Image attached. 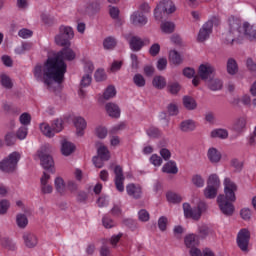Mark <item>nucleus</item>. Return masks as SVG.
I'll list each match as a JSON object with an SVG mask.
<instances>
[{
  "mask_svg": "<svg viewBox=\"0 0 256 256\" xmlns=\"http://www.w3.org/2000/svg\"><path fill=\"white\" fill-rule=\"evenodd\" d=\"M75 56L73 49L63 48L54 57L48 58L43 65L35 66L33 71L35 79L44 83L50 91H57L65 79V73H67L65 61H73Z\"/></svg>",
  "mask_w": 256,
  "mask_h": 256,
  "instance_id": "f257e3e1",
  "label": "nucleus"
},
{
  "mask_svg": "<svg viewBox=\"0 0 256 256\" xmlns=\"http://www.w3.org/2000/svg\"><path fill=\"white\" fill-rule=\"evenodd\" d=\"M228 33L226 34V43H241L243 37L249 39V41H256V27L244 22L241 27V21L235 16L228 18Z\"/></svg>",
  "mask_w": 256,
  "mask_h": 256,
  "instance_id": "f03ea898",
  "label": "nucleus"
},
{
  "mask_svg": "<svg viewBox=\"0 0 256 256\" xmlns=\"http://www.w3.org/2000/svg\"><path fill=\"white\" fill-rule=\"evenodd\" d=\"M224 195H219L217 197V203L219 205L220 211L224 215H232L235 212V206L233 203L237 201V184L231 180L229 177H225L223 180Z\"/></svg>",
  "mask_w": 256,
  "mask_h": 256,
  "instance_id": "7ed1b4c3",
  "label": "nucleus"
},
{
  "mask_svg": "<svg viewBox=\"0 0 256 256\" xmlns=\"http://www.w3.org/2000/svg\"><path fill=\"white\" fill-rule=\"evenodd\" d=\"M75 38V30L67 25H60L58 33L54 37L56 45L59 47H71V40Z\"/></svg>",
  "mask_w": 256,
  "mask_h": 256,
  "instance_id": "20e7f679",
  "label": "nucleus"
},
{
  "mask_svg": "<svg viewBox=\"0 0 256 256\" xmlns=\"http://www.w3.org/2000/svg\"><path fill=\"white\" fill-rule=\"evenodd\" d=\"M51 146L49 144L43 145L36 153L35 159L40 160V165L46 171H52L53 169V157H51Z\"/></svg>",
  "mask_w": 256,
  "mask_h": 256,
  "instance_id": "39448f33",
  "label": "nucleus"
},
{
  "mask_svg": "<svg viewBox=\"0 0 256 256\" xmlns=\"http://www.w3.org/2000/svg\"><path fill=\"white\" fill-rule=\"evenodd\" d=\"M177 11V7L175 6V3L171 0H162L160 1L156 8L154 9V19L156 21H161L163 19V16L171 15L172 13H175Z\"/></svg>",
  "mask_w": 256,
  "mask_h": 256,
  "instance_id": "423d86ee",
  "label": "nucleus"
},
{
  "mask_svg": "<svg viewBox=\"0 0 256 256\" xmlns=\"http://www.w3.org/2000/svg\"><path fill=\"white\" fill-rule=\"evenodd\" d=\"M221 188V179H219V175L211 174L207 180V186L203 190L204 197L206 199H215L217 197V193Z\"/></svg>",
  "mask_w": 256,
  "mask_h": 256,
  "instance_id": "0eeeda50",
  "label": "nucleus"
},
{
  "mask_svg": "<svg viewBox=\"0 0 256 256\" xmlns=\"http://www.w3.org/2000/svg\"><path fill=\"white\" fill-rule=\"evenodd\" d=\"M214 25H219V18L216 16H213L206 23L203 24L198 32L197 41H199L200 43L207 41V39L211 37V33H213Z\"/></svg>",
  "mask_w": 256,
  "mask_h": 256,
  "instance_id": "6e6552de",
  "label": "nucleus"
},
{
  "mask_svg": "<svg viewBox=\"0 0 256 256\" xmlns=\"http://www.w3.org/2000/svg\"><path fill=\"white\" fill-rule=\"evenodd\" d=\"M183 211H184V217L187 219H194L197 221L201 218V215L207 211V204L206 203H200L198 207L191 208V204L184 203L183 204Z\"/></svg>",
  "mask_w": 256,
  "mask_h": 256,
  "instance_id": "1a4fd4ad",
  "label": "nucleus"
},
{
  "mask_svg": "<svg viewBox=\"0 0 256 256\" xmlns=\"http://www.w3.org/2000/svg\"><path fill=\"white\" fill-rule=\"evenodd\" d=\"M20 159L21 154H19V152H12L7 158L0 162V170L4 173H11L12 171H15Z\"/></svg>",
  "mask_w": 256,
  "mask_h": 256,
  "instance_id": "9d476101",
  "label": "nucleus"
},
{
  "mask_svg": "<svg viewBox=\"0 0 256 256\" xmlns=\"http://www.w3.org/2000/svg\"><path fill=\"white\" fill-rule=\"evenodd\" d=\"M249 241H251V232L247 228L239 230L236 238V243L244 253L249 251Z\"/></svg>",
  "mask_w": 256,
  "mask_h": 256,
  "instance_id": "9b49d317",
  "label": "nucleus"
},
{
  "mask_svg": "<svg viewBox=\"0 0 256 256\" xmlns=\"http://www.w3.org/2000/svg\"><path fill=\"white\" fill-rule=\"evenodd\" d=\"M98 156H95L93 158V164L98 169H101L103 167L104 163L103 161H109L111 155L109 153V148L105 144H100L97 147Z\"/></svg>",
  "mask_w": 256,
  "mask_h": 256,
  "instance_id": "f8f14e48",
  "label": "nucleus"
},
{
  "mask_svg": "<svg viewBox=\"0 0 256 256\" xmlns=\"http://www.w3.org/2000/svg\"><path fill=\"white\" fill-rule=\"evenodd\" d=\"M125 39L129 42L130 49L132 51H141L145 45H149L151 43V40L149 38L141 39L137 36H125Z\"/></svg>",
  "mask_w": 256,
  "mask_h": 256,
  "instance_id": "ddd939ff",
  "label": "nucleus"
},
{
  "mask_svg": "<svg viewBox=\"0 0 256 256\" xmlns=\"http://www.w3.org/2000/svg\"><path fill=\"white\" fill-rule=\"evenodd\" d=\"M49 181H51V175L44 172L40 178V191L42 195H51L53 193V185Z\"/></svg>",
  "mask_w": 256,
  "mask_h": 256,
  "instance_id": "4468645a",
  "label": "nucleus"
},
{
  "mask_svg": "<svg viewBox=\"0 0 256 256\" xmlns=\"http://www.w3.org/2000/svg\"><path fill=\"white\" fill-rule=\"evenodd\" d=\"M115 178L114 183L117 191L123 193L125 191V176L123 175V168L121 166H116L114 168Z\"/></svg>",
  "mask_w": 256,
  "mask_h": 256,
  "instance_id": "2eb2a0df",
  "label": "nucleus"
},
{
  "mask_svg": "<svg viewBox=\"0 0 256 256\" xmlns=\"http://www.w3.org/2000/svg\"><path fill=\"white\" fill-rule=\"evenodd\" d=\"M148 21L147 16L141 11H134L130 15V23L135 27H145Z\"/></svg>",
  "mask_w": 256,
  "mask_h": 256,
  "instance_id": "dca6fc26",
  "label": "nucleus"
},
{
  "mask_svg": "<svg viewBox=\"0 0 256 256\" xmlns=\"http://www.w3.org/2000/svg\"><path fill=\"white\" fill-rule=\"evenodd\" d=\"M73 125L76 129L77 137H83V135H85V129H87V120L81 116H75Z\"/></svg>",
  "mask_w": 256,
  "mask_h": 256,
  "instance_id": "f3484780",
  "label": "nucleus"
},
{
  "mask_svg": "<svg viewBox=\"0 0 256 256\" xmlns=\"http://www.w3.org/2000/svg\"><path fill=\"white\" fill-rule=\"evenodd\" d=\"M213 73H215V67L208 62L201 64L198 68V74L204 81H207Z\"/></svg>",
  "mask_w": 256,
  "mask_h": 256,
  "instance_id": "a211bd4d",
  "label": "nucleus"
},
{
  "mask_svg": "<svg viewBox=\"0 0 256 256\" xmlns=\"http://www.w3.org/2000/svg\"><path fill=\"white\" fill-rule=\"evenodd\" d=\"M126 192L129 197H133V199H141V195H143V189L139 184H128L126 186Z\"/></svg>",
  "mask_w": 256,
  "mask_h": 256,
  "instance_id": "6ab92c4d",
  "label": "nucleus"
},
{
  "mask_svg": "<svg viewBox=\"0 0 256 256\" xmlns=\"http://www.w3.org/2000/svg\"><path fill=\"white\" fill-rule=\"evenodd\" d=\"M25 247L28 249H35V246L38 245L39 239L37 236L31 232H25L22 236Z\"/></svg>",
  "mask_w": 256,
  "mask_h": 256,
  "instance_id": "aec40b11",
  "label": "nucleus"
},
{
  "mask_svg": "<svg viewBox=\"0 0 256 256\" xmlns=\"http://www.w3.org/2000/svg\"><path fill=\"white\" fill-rule=\"evenodd\" d=\"M105 110L107 115L112 117V119H119V117H121V108L113 102L107 103L105 105Z\"/></svg>",
  "mask_w": 256,
  "mask_h": 256,
  "instance_id": "412c9836",
  "label": "nucleus"
},
{
  "mask_svg": "<svg viewBox=\"0 0 256 256\" xmlns=\"http://www.w3.org/2000/svg\"><path fill=\"white\" fill-rule=\"evenodd\" d=\"M54 187H55L56 192L59 193V195L67 194V182H65L63 177L57 176L54 179Z\"/></svg>",
  "mask_w": 256,
  "mask_h": 256,
  "instance_id": "4be33fe9",
  "label": "nucleus"
},
{
  "mask_svg": "<svg viewBox=\"0 0 256 256\" xmlns=\"http://www.w3.org/2000/svg\"><path fill=\"white\" fill-rule=\"evenodd\" d=\"M207 157L210 163H219L221 161V151L215 147H210L207 151Z\"/></svg>",
  "mask_w": 256,
  "mask_h": 256,
  "instance_id": "5701e85b",
  "label": "nucleus"
},
{
  "mask_svg": "<svg viewBox=\"0 0 256 256\" xmlns=\"http://www.w3.org/2000/svg\"><path fill=\"white\" fill-rule=\"evenodd\" d=\"M39 129L42 135H44V137H48V139H53V137H55L53 126L49 125V123L47 122L40 123Z\"/></svg>",
  "mask_w": 256,
  "mask_h": 256,
  "instance_id": "b1692460",
  "label": "nucleus"
},
{
  "mask_svg": "<svg viewBox=\"0 0 256 256\" xmlns=\"http://www.w3.org/2000/svg\"><path fill=\"white\" fill-rule=\"evenodd\" d=\"M75 152V144L63 140L61 143V153L64 155V157H69V155H72Z\"/></svg>",
  "mask_w": 256,
  "mask_h": 256,
  "instance_id": "393cba45",
  "label": "nucleus"
},
{
  "mask_svg": "<svg viewBox=\"0 0 256 256\" xmlns=\"http://www.w3.org/2000/svg\"><path fill=\"white\" fill-rule=\"evenodd\" d=\"M226 71L228 75H237L239 73V65L235 59L230 58L227 60Z\"/></svg>",
  "mask_w": 256,
  "mask_h": 256,
  "instance_id": "a878e982",
  "label": "nucleus"
},
{
  "mask_svg": "<svg viewBox=\"0 0 256 256\" xmlns=\"http://www.w3.org/2000/svg\"><path fill=\"white\" fill-rule=\"evenodd\" d=\"M184 243L188 249H193L194 247H197L199 245V236L195 234H188L184 238Z\"/></svg>",
  "mask_w": 256,
  "mask_h": 256,
  "instance_id": "bb28decb",
  "label": "nucleus"
},
{
  "mask_svg": "<svg viewBox=\"0 0 256 256\" xmlns=\"http://www.w3.org/2000/svg\"><path fill=\"white\" fill-rule=\"evenodd\" d=\"M210 137H212V139H227V137H229V131L223 128H216L211 131Z\"/></svg>",
  "mask_w": 256,
  "mask_h": 256,
  "instance_id": "cd10ccee",
  "label": "nucleus"
},
{
  "mask_svg": "<svg viewBox=\"0 0 256 256\" xmlns=\"http://www.w3.org/2000/svg\"><path fill=\"white\" fill-rule=\"evenodd\" d=\"M162 33L165 35H171L175 31V23L172 21H163L160 25Z\"/></svg>",
  "mask_w": 256,
  "mask_h": 256,
  "instance_id": "c85d7f7f",
  "label": "nucleus"
},
{
  "mask_svg": "<svg viewBox=\"0 0 256 256\" xmlns=\"http://www.w3.org/2000/svg\"><path fill=\"white\" fill-rule=\"evenodd\" d=\"M163 173H169L172 175H176V173L179 172V169L177 168V164L174 161H168L164 166L162 167Z\"/></svg>",
  "mask_w": 256,
  "mask_h": 256,
  "instance_id": "c756f323",
  "label": "nucleus"
},
{
  "mask_svg": "<svg viewBox=\"0 0 256 256\" xmlns=\"http://www.w3.org/2000/svg\"><path fill=\"white\" fill-rule=\"evenodd\" d=\"M33 48V44L30 42H23L20 46H17L14 49V53L16 55H25L28 51H31Z\"/></svg>",
  "mask_w": 256,
  "mask_h": 256,
  "instance_id": "7c9ffc66",
  "label": "nucleus"
},
{
  "mask_svg": "<svg viewBox=\"0 0 256 256\" xmlns=\"http://www.w3.org/2000/svg\"><path fill=\"white\" fill-rule=\"evenodd\" d=\"M83 63V71L86 75H93V71H95V64L89 58H84L82 60Z\"/></svg>",
  "mask_w": 256,
  "mask_h": 256,
  "instance_id": "2f4dec72",
  "label": "nucleus"
},
{
  "mask_svg": "<svg viewBox=\"0 0 256 256\" xmlns=\"http://www.w3.org/2000/svg\"><path fill=\"white\" fill-rule=\"evenodd\" d=\"M196 127L197 123H195L193 120H185L180 124L181 131H184L185 133H189V131H195Z\"/></svg>",
  "mask_w": 256,
  "mask_h": 256,
  "instance_id": "473e14b6",
  "label": "nucleus"
},
{
  "mask_svg": "<svg viewBox=\"0 0 256 256\" xmlns=\"http://www.w3.org/2000/svg\"><path fill=\"white\" fill-rule=\"evenodd\" d=\"M152 85L155 89H165L167 87V79L163 76H155L152 80Z\"/></svg>",
  "mask_w": 256,
  "mask_h": 256,
  "instance_id": "72a5a7b5",
  "label": "nucleus"
},
{
  "mask_svg": "<svg viewBox=\"0 0 256 256\" xmlns=\"http://www.w3.org/2000/svg\"><path fill=\"white\" fill-rule=\"evenodd\" d=\"M16 225L19 227V229H25V227L29 225V219L27 218V215L18 213L16 215Z\"/></svg>",
  "mask_w": 256,
  "mask_h": 256,
  "instance_id": "f704fd0d",
  "label": "nucleus"
},
{
  "mask_svg": "<svg viewBox=\"0 0 256 256\" xmlns=\"http://www.w3.org/2000/svg\"><path fill=\"white\" fill-rule=\"evenodd\" d=\"M183 105L186 109H188V111L197 109V101H195L193 97L190 96L183 97Z\"/></svg>",
  "mask_w": 256,
  "mask_h": 256,
  "instance_id": "c9c22d12",
  "label": "nucleus"
},
{
  "mask_svg": "<svg viewBox=\"0 0 256 256\" xmlns=\"http://www.w3.org/2000/svg\"><path fill=\"white\" fill-rule=\"evenodd\" d=\"M169 61L172 62L173 65H181V63H183V58L179 52L176 50H171L169 52Z\"/></svg>",
  "mask_w": 256,
  "mask_h": 256,
  "instance_id": "e433bc0d",
  "label": "nucleus"
},
{
  "mask_svg": "<svg viewBox=\"0 0 256 256\" xmlns=\"http://www.w3.org/2000/svg\"><path fill=\"white\" fill-rule=\"evenodd\" d=\"M208 87L211 91H220V89H223V81L219 78H212L208 83Z\"/></svg>",
  "mask_w": 256,
  "mask_h": 256,
  "instance_id": "4c0bfd02",
  "label": "nucleus"
},
{
  "mask_svg": "<svg viewBox=\"0 0 256 256\" xmlns=\"http://www.w3.org/2000/svg\"><path fill=\"white\" fill-rule=\"evenodd\" d=\"M94 79L98 83H101L103 81H107V72H105V69L98 68L94 73Z\"/></svg>",
  "mask_w": 256,
  "mask_h": 256,
  "instance_id": "58836bf2",
  "label": "nucleus"
},
{
  "mask_svg": "<svg viewBox=\"0 0 256 256\" xmlns=\"http://www.w3.org/2000/svg\"><path fill=\"white\" fill-rule=\"evenodd\" d=\"M166 199L168 203H181L183 201V198L181 195L175 193V192H167L166 193Z\"/></svg>",
  "mask_w": 256,
  "mask_h": 256,
  "instance_id": "ea45409f",
  "label": "nucleus"
},
{
  "mask_svg": "<svg viewBox=\"0 0 256 256\" xmlns=\"http://www.w3.org/2000/svg\"><path fill=\"white\" fill-rule=\"evenodd\" d=\"M9 209H11V201L8 199L0 200V215H7L9 213Z\"/></svg>",
  "mask_w": 256,
  "mask_h": 256,
  "instance_id": "a19ab883",
  "label": "nucleus"
},
{
  "mask_svg": "<svg viewBox=\"0 0 256 256\" xmlns=\"http://www.w3.org/2000/svg\"><path fill=\"white\" fill-rule=\"evenodd\" d=\"M0 83L5 89H11L13 87V81L7 76V74L0 75Z\"/></svg>",
  "mask_w": 256,
  "mask_h": 256,
  "instance_id": "79ce46f5",
  "label": "nucleus"
},
{
  "mask_svg": "<svg viewBox=\"0 0 256 256\" xmlns=\"http://www.w3.org/2000/svg\"><path fill=\"white\" fill-rule=\"evenodd\" d=\"M51 125L54 135H57V133H61V131H63V119L58 118L54 120Z\"/></svg>",
  "mask_w": 256,
  "mask_h": 256,
  "instance_id": "37998d69",
  "label": "nucleus"
},
{
  "mask_svg": "<svg viewBox=\"0 0 256 256\" xmlns=\"http://www.w3.org/2000/svg\"><path fill=\"white\" fill-rule=\"evenodd\" d=\"M192 183L195 187H198L199 189L205 187V179H203V176L199 174L192 176Z\"/></svg>",
  "mask_w": 256,
  "mask_h": 256,
  "instance_id": "c03bdc74",
  "label": "nucleus"
},
{
  "mask_svg": "<svg viewBox=\"0 0 256 256\" xmlns=\"http://www.w3.org/2000/svg\"><path fill=\"white\" fill-rule=\"evenodd\" d=\"M95 135L98 137V139H105L108 135L107 127L97 126L95 128Z\"/></svg>",
  "mask_w": 256,
  "mask_h": 256,
  "instance_id": "a18cd8bd",
  "label": "nucleus"
},
{
  "mask_svg": "<svg viewBox=\"0 0 256 256\" xmlns=\"http://www.w3.org/2000/svg\"><path fill=\"white\" fill-rule=\"evenodd\" d=\"M117 95V90L115 89V86H108L106 90L104 91L103 97L104 99H113Z\"/></svg>",
  "mask_w": 256,
  "mask_h": 256,
  "instance_id": "49530a36",
  "label": "nucleus"
},
{
  "mask_svg": "<svg viewBox=\"0 0 256 256\" xmlns=\"http://www.w3.org/2000/svg\"><path fill=\"white\" fill-rule=\"evenodd\" d=\"M240 216L244 221H250L251 217L253 216V210L247 207L242 208L240 210Z\"/></svg>",
  "mask_w": 256,
  "mask_h": 256,
  "instance_id": "de8ad7c7",
  "label": "nucleus"
},
{
  "mask_svg": "<svg viewBox=\"0 0 256 256\" xmlns=\"http://www.w3.org/2000/svg\"><path fill=\"white\" fill-rule=\"evenodd\" d=\"M19 121L23 127H27L28 125H31V114L24 112L20 115Z\"/></svg>",
  "mask_w": 256,
  "mask_h": 256,
  "instance_id": "09e8293b",
  "label": "nucleus"
},
{
  "mask_svg": "<svg viewBox=\"0 0 256 256\" xmlns=\"http://www.w3.org/2000/svg\"><path fill=\"white\" fill-rule=\"evenodd\" d=\"M146 133L148 135V137H150L151 139H157V137H161V131L158 130V128L156 127H150L146 130Z\"/></svg>",
  "mask_w": 256,
  "mask_h": 256,
  "instance_id": "8fccbe9b",
  "label": "nucleus"
},
{
  "mask_svg": "<svg viewBox=\"0 0 256 256\" xmlns=\"http://www.w3.org/2000/svg\"><path fill=\"white\" fill-rule=\"evenodd\" d=\"M28 133H29V128H27V126H21L18 129L16 136L18 139H20V141H23L24 139L27 138Z\"/></svg>",
  "mask_w": 256,
  "mask_h": 256,
  "instance_id": "3c124183",
  "label": "nucleus"
},
{
  "mask_svg": "<svg viewBox=\"0 0 256 256\" xmlns=\"http://www.w3.org/2000/svg\"><path fill=\"white\" fill-rule=\"evenodd\" d=\"M115 45H117V41H115V38L113 37H108L103 42L104 49H114Z\"/></svg>",
  "mask_w": 256,
  "mask_h": 256,
  "instance_id": "603ef678",
  "label": "nucleus"
},
{
  "mask_svg": "<svg viewBox=\"0 0 256 256\" xmlns=\"http://www.w3.org/2000/svg\"><path fill=\"white\" fill-rule=\"evenodd\" d=\"M133 81L136 87H145V78L141 74H136L133 77Z\"/></svg>",
  "mask_w": 256,
  "mask_h": 256,
  "instance_id": "864d4df0",
  "label": "nucleus"
},
{
  "mask_svg": "<svg viewBox=\"0 0 256 256\" xmlns=\"http://www.w3.org/2000/svg\"><path fill=\"white\" fill-rule=\"evenodd\" d=\"M18 36L21 37V39H29L30 37H33V31L30 29L22 28L18 31Z\"/></svg>",
  "mask_w": 256,
  "mask_h": 256,
  "instance_id": "5fc2aeb1",
  "label": "nucleus"
},
{
  "mask_svg": "<svg viewBox=\"0 0 256 256\" xmlns=\"http://www.w3.org/2000/svg\"><path fill=\"white\" fill-rule=\"evenodd\" d=\"M79 186L77 185V182L75 180H68L66 182V191H70V193H75Z\"/></svg>",
  "mask_w": 256,
  "mask_h": 256,
  "instance_id": "6e6d98bb",
  "label": "nucleus"
},
{
  "mask_svg": "<svg viewBox=\"0 0 256 256\" xmlns=\"http://www.w3.org/2000/svg\"><path fill=\"white\" fill-rule=\"evenodd\" d=\"M16 7L20 11H27L29 9V0H16Z\"/></svg>",
  "mask_w": 256,
  "mask_h": 256,
  "instance_id": "4d7b16f0",
  "label": "nucleus"
},
{
  "mask_svg": "<svg viewBox=\"0 0 256 256\" xmlns=\"http://www.w3.org/2000/svg\"><path fill=\"white\" fill-rule=\"evenodd\" d=\"M150 163L152 165H154V167H161V165L163 164V159H161V157H159V155L153 154L150 157Z\"/></svg>",
  "mask_w": 256,
  "mask_h": 256,
  "instance_id": "13d9d810",
  "label": "nucleus"
},
{
  "mask_svg": "<svg viewBox=\"0 0 256 256\" xmlns=\"http://www.w3.org/2000/svg\"><path fill=\"white\" fill-rule=\"evenodd\" d=\"M138 219L139 221H142L143 223H147V221H149L150 216H149V212L145 209H142L138 212Z\"/></svg>",
  "mask_w": 256,
  "mask_h": 256,
  "instance_id": "bf43d9fd",
  "label": "nucleus"
},
{
  "mask_svg": "<svg viewBox=\"0 0 256 256\" xmlns=\"http://www.w3.org/2000/svg\"><path fill=\"white\" fill-rule=\"evenodd\" d=\"M161 51V45L159 43H154L149 49V53L152 57H157V54Z\"/></svg>",
  "mask_w": 256,
  "mask_h": 256,
  "instance_id": "052dcab7",
  "label": "nucleus"
},
{
  "mask_svg": "<svg viewBox=\"0 0 256 256\" xmlns=\"http://www.w3.org/2000/svg\"><path fill=\"white\" fill-rule=\"evenodd\" d=\"M102 223L105 229H112V227H115V222L108 216L103 217Z\"/></svg>",
  "mask_w": 256,
  "mask_h": 256,
  "instance_id": "680f3d73",
  "label": "nucleus"
},
{
  "mask_svg": "<svg viewBox=\"0 0 256 256\" xmlns=\"http://www.w3.org/2000/svg\"><path fill=\"white\" fill-rule=\"evenodd\" d=\"M158 71H165L167 69V58H160L156 63Z\"/></svg>",
  "mask_w": 256,
  "mask_h": 256,
  "instance_id": "e2e57ef3",
  "label": "nucleus"
},
{
  "mask_svg": "<svg viewBox=\"0 0 256 256\" xmlns=\"http://www.w3.org/2000/svg\"><path fill=\"white\" fill-rule=\"evenodd\" d=\"M126 125L125 122H119L118 124H115L111 127L110 133H119V131H123L125 129Z\"/></svg>",
  "mask_w": 256,
  "mask_h": 256,
  "instance_id": "0e129e2a",
  "label": "nucleus"
},
{
  "mask_svg": "<svg viewBox=\"0 0 256 256\" xmlns=\"http://www.w3.org/2000/svg\"><path fill=\"white\" fill-rule=\"evenodd\" d=\"M92 74H85L80 82L81 87H89V85H91V81H92Z\"/></svg>",
  "mask_w": 256,
  "mask_h": 256,
  "instance_id": "69168bd1",
  "label": "nucleus"
},
{
  "mask_svg": "<svg viewBox=\"0 0 256 256\" xmlns=\"http://www.w3.org/2000/svg\"><path fill=\"white\" fill-rule=\"evenodd\" d=\"M15 141H16L15 134L9 132L5 135L6 145L8 146L15 145Z\"/></svg>",
  "mask_w": 256,
  "mask_h": 256,
  "instance_id": "338daca9",
  "label": "nucleus"
},
{
  "mask_svg": "<svg viewBox=\"0 0 256 256\" xmlns=\"http://www.w3.org/2000/svg\"><path fill=\"white\" fill-rule=\"evenodd\" d=\"M167 223H168V220H167V217L165 216H161L158 219V227L160 231H165V229H167Z\"/></svg>",
  "mask_w": 256,
  "mask_h": 256,
  "instance_id": "774afa93",
  "label": "nucleus"
}]
</instances>
